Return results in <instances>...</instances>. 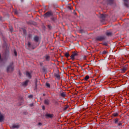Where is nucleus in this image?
Masks as SVG:
<instances>
[{
    "mask_svg": "<svg viewBox=\"0 0 129 129\" xmlns=\"http://www.w3.org/2000/svg\"><path fill=\"white\" fill-rule=\"evenodd\" d=\"M14 63L12 62L10 64L9 66L7 67V71L8 73H11V72H13L14 71Z\"/></svg>",
    "mask_w": 129,
    "mask_h": 129,
    "instance_id": "obj_1",
    "label": "nucleus"
},
{
    "mask_svg": "<svg viewBox=\"0 0 129 129\" xmlns=\"http://www.w3.org/2000/svg\"><path fill=\"white\" fill-rule=\"evenodd\" d=\"M96 41H98L99 42H102L106 39V36L104 35L98 36L96 37Z\"/></svg>",
    "mask_w": 129,
    "mask_h": 129,
    "instance_id": "obj_2",
    "label": "nucleus"
},
{
    "mask_svg": "<svg viewBox=\"0 0 129 129\" xmlns=\"http://www.w3.org/2000/svg\"><path fill=\"white\" fill-rule=\"evenodd\" d=\"M53 16V12L51 11H48L45 13L43 15L44 18H50V17H52Z\"/></svg>",
    "mask_w": 129,
    "mask_h": 129,
    "instance_id": "obj_3",
    "label": "nucleus"
},
{
    "mask_svg": "<svg viewBox=\"0 0 129 129\" xmlns=\"http://www.w3.org/2000/svg\"><path fill=\"white\" fill-rule=\"evenodd\" d=\"M75 57H78V52H73V54L71 56V59L74 60L75 59Z\"/></svg>",
    "mask_w": 129,
    "mask_h": 129,
    "instance_id": "obj_4",
    "label": "nucleus"
},
{
    "mask_svg": "<svg viewBox=\"0 0 129 129\" xmlns=\"http://www.w3.org/2000/svg\"><path fill=\"white\" fill-rule=\"evenodd\" d=\"M5 120V115L0 111V122H3Z\"/></svg>",
    "mask_w": 129,
    "mask_h": 129,
    "instance_id": "obj_5",
    "label": "nucleus"
},
{
    "mask_svg": "<svg viewBox=\"0 0 129 129\" xmlns=\"http://www.w3.org/2000/svg\"><path fill=\"white\" fill-rule=\"evenodd\" d=\"M11 129H15V128H20V125L18 123L13 124L11 126H10Z\"/></svg>",
    "mask_w": 129,
    "mask_h": 129,
    "instance_id": "obj_6",
    "label": "nucleus"
},
{
    "mask_svg": "<svg viewBox=\"0 0 129 129\" xmlns=\"http://www.w3.org/2000/svg\"><path fill=\"white\" fill-rule=\"evenodd\" d=\"M53 76L58 80H60L61 79V76H60L59 73H55L53 75Z\"/></svg>",
    "mask_w": 129,
    "mask_h": 129,
    "instance_id": "obj_7",
    "label": "nucleus"
},
{
    "mask_svg": "<svg viewBox=\"0 0 129 129\" xmlns=\"http://www.w3.org/2000/svg\"><path fill=\"white\" fill-rule=\"evenodd\" d=\"M124 5L126 8H129V3L128 0H123Z\"/></svg>",
    "mask_w": 129,
    "mask_h": 129,
    "instance_id": "obj_8",
    "label": "nucleus"
},
{
    "mask_svg": "<svg viewBox=\"0 0 129 129\" xmlns=\"http://www.w3.org/2000/svg\"><path fill=\"white\" fill-rule=\"evenodd\" d=\"M113 122L115 124H117L119 122V118H116L114 119Z\"/></svg>",
    "mask_w": 129,
    "mask_h": 129,
    "instance_id": "obj_9",
    "label": "nucleus"
},
{
    "mask_svg": "<svg viewBox=\"0 0 129 129\" xmlns=\"http://www.w3.org/2000/svg\"><path fill=\"white\" fill-rule=\"evenodd\" d=\"M44 103L46 105H49L50 104V100L49 99H45L44 101Z\"/></svg>",
    "mask_w": 129,
    "mask_h": 129,
    "instance_id": "obj_10",
    "label": "nucleus"
},
{
    "mask_svg": "<svg viewBox=\"0 0 129 129\" xmlns=\"http://www.w3.org/2000/svg\"><path fill=\"white\" fill-rule=\"evenodd\" d=\"M126 70H127V68L126 67H124L121 69V73H124V72H125Z\"/></svg>",
    "mask_w": 129,
    "mask_h": 129,
    "instance_id": "obj_11",
    "label": "nucleus"
},
{
    "mask_svg": "<svg viewBox=\"0 0 129 129\" xmlns=\"http://www.w3.org/2000/svg\"><path fill=\"white\" fill-rule=\"evenodd\" d=\"M34 41L35 42H39V36H35L33 38Z\"/></svg>",
    "mask_w": 129,
    "mask_h": 129,
    "instance_id": "obj_12",
    "label": "nucleus"
},
{
    "mask_svg": "<svg viewBox=\"0 0 129 129\" xmlns=\"http://www.w3.org/2000/svg\"><path fill=\"white\" fill-rule=\"evenodd\" d=\"M45 116L46 117H47V118H51L52 117H53V114H45Z\"/></svg>",
    "mask_w": 129,
    "mask_h": 129,
    "instance_id": "obj_13",
    "label": "nucleus"
},
{
    "mask_svg": "<svg viewBox=\"0 0 129 129\" xmlns=\"http://www.w3.org/2000/svg\"><path fill=\"white\" fill-rule=\"evenodd\" d=\"M26 76L29 79L32 78V76L31 75V74L29 72H26Z\"/></svg>",
    "mask_w": 129,
    "mask_h": 129,
    "instance_id": "obj_14",
    "label": "nucleus"
},
{
    "mask_svg": "<svg viewBox=\"0 0 129 129\" xmlns=\"http://www.w3.org/2000/svg\"><path fill=\"white\" fill-rule=\"evenodd\" d=\"M28 83H29V80H26L22 83V85L23 86H27V85H28Z\"/></svg>",
    "mask_w": 129,
    "mask_h": 129,
    "instance_id": "obj_15",
    "label": "nucleus"
},
{
    "mask_svg": "<svg viewBox=\"0 0 129 129\" xmlns=\"http://www.w3.org/2000/svg\"><path fill=\"white\" fill-rule=\"evenodd\" d=\"M100 17L101 18V19H102V20H104V19H105V18H106V15L101 14L100 16Z\"/></svg>",
    "mask_w": 129,
    "mask_h": 129,
    "instance_id": "obj_16",
    "label": "nucleus"
},
{
    "mask_svg": "<svg viewBox=\"0 0 129 129\" xmlns=\"http://www.w3.org/2000/svg\"><path fill=\"white\" fill-rule=\"evenodd\" d=\"M60 95L61 96V97H66V93L62 92L60 93Z\"/></svg>",
    "mask_w": 129,
    "mask_h": 129,
    "instance_id": "obj_17",
    "label": "nucleus"
},
{
    "mask_svg": "<svg viewBox=\"0 0 129 129\" xmlns=\"http://www.w3.org/2000/svg\"><path fill=\"white\" fill-rule=\"evenodd\" d=\"M108 5H112L113 4V0H107Z\"/></svg>",
    "mask_w": 129,
    "mask_h": 129,
    "instance_id": "obj_18",
    "label": "nucleus"
},
{
    "mask_svg": "<svg viewBox=\"0 0 129 129\" xmlns=\"http://www.w3.org/2000/svg\"><path fill=\"white\" fill-rule=\"evenodd\" d=\"M46 61H50V56L49 55H45V56Z\"/></svg>",
    "mask_w": 129,
    "mask_h": 129,
    "instance_id": "obj_19",
    "label": "nucleus"
},
{
    "mask_svg": "<svg viewBox=\"0 0 129 129\" xmlns=\"http://www.w3.org/2000/svg\"><path fill=\"white\" fill-rule=\"evenodd\" d=\"M106 36H108V37H109L110 36H112V33L110 32H107L106 33Z\"/></svg>",
    "mask_w": 129,
    "mask_h": 129,
    "instance_id": "obj_20",
    "label": "nucleus"
},
{
    "mask_svg": "<svg viewBox=\"0 0 129 129\" xmlns=\"http://www.w3.org/2000/svg\"><path fill=\"white\" fill-rule=\"evenodd\" d=\"M112 117H113V116L114 117H116V116H118V113H117V112L113 113L112 114Z\"/></svg>",
    "mask_w": 129,
    "mask_h": 129,
    "instance_id": "obj_21",
    "label": "nucleus"
},
{
    "mask_svg": "<svg viewBox=\"0 0 129 129\" xmlns=\"http://www.w3.org/2000/svg\"><path fill=\"white\" fill-rule=\"evenodd\" d=\"M88 79H89V76L88 75L86 76L84 78V80H85L86 81H87Z\"/></svg>",
    "mask_w": 129,
    "mask_h": 129,
    "instance_id": "obj_22",
    "label": "nucleus"
},
{
    "mask_svg": "<svg viewBox=\"0 0 129 129\" xmlns=\"http://www.w3.org/2000/svg\"><path fill=\"white\" fill-rule=\"evenodd\" d=\"M45 85L47 87V88H51V85H50V84H49L48 83H46Z\"/></svg>",
    "mask_w": 129,
    "mask_h": 129,
    "instance_id": "obj_23",
    "label": "nucleus"
},
{
    "mask_svg": "<svg viewBox=\"0 0 129 129\" xmlns=\"http://www.w3.org/2000/svg\"><path fill=\"white\" fill-rule=\"evenodd\" d=\"M27 45H28V48H32V44H31V42H28Z\"/></svg>",
    "mask_w": 129,
    "mask_h": 129,
    "instance_id": "obj_24",
    "label": "nucleus"
},
{
    "mask_svg": "<svg viewBox=\"0 0 129 129\" xmlns=\"http://www.w3.org/2000/svg\"><path fill=\"white\" fill-rule=\"evenodd\" d=\"M64 56H65V57H66L67 58H68V57H69V56H70V54H69V53L66 52V53L64 54Z\"/></svg>",
    "mask_w": 129,
    "mask_h": 129,
    "instance_id": "obj_25",
    "label": "nucleus"
},
{
    "mask_svg": "<svg viewBox=\"0 0 129 129\" xmlns=\"http://www.w3.org/2000/svg\"><path fill=\"white\" fill-rule=\"evenodd\" d=\"M118 126H120V125H122V123H121V121H119L117 123Z\"/></svg>",
    "mask_w": 129,
    "mask_h": 129,
    "instance_id": "obj_26",
    "label": "nucleus"
},
{
    "mask_svg": "<svg viewBox=\"0 0 129 129\" xmlns=\"http://www.w3.org/2000/svg\"><path fill=\"white\" fill-rule=\"evenodd\" d=\"M106 53H107V51L104 50L103 51H102V53L103 54V55H105V54H106Z\"/></svg>",
    "mask_w": 129,
    "mask_h": 129,
    "instance_id": "obj_27",
    "label": "nucleus"
},
{
    "mask_svg": "<svg viewBox=\"0 0 129 129\" xmlns=\"http://www.w3.org/2000/svg\"><path fill=\"white\" fill-rule=\"evenodd\" d=\"M14 55L15 56H18V53H17V51H16V50H14Z\"/></svg>",
    "mask_w": 129,
    "mask_h": 129,
    "instance_id": "obj_28",
    "label": "nucleus"
},
{
    "mask_svg": "<svg viewBox=\"0 0 129 129\" xmlns=\"http://www.w3.org/2000/svg\"><path fill=\"white\" fill-rule=\"evenodd\" d=\"M32 37H33L32 34H29L28 35V38H29V39H32Z\"/></svg>",
    "mask_w": 129,
    "mask_h": 129,
    "instance_id": "obj_29",
    "label": "nucleus"
},
{
    "mask_svg": "<svg viewBox=\"0 0 129 129\" xmlns=\"http://www.w3.org/2000/svg\"><path fill=\"white\" fill-rule=\"evenodd\" d=\"M42 71L43 72H45L46 71V69H45V67H43L42 68Z\"/></svg>",
    "mask_w": 129,
    "mask_h": 129,
    "instance_id": "obj_30",
    "label": "nucleus"
},
{
    "mask_svg": "<svg viewBox=\"0 0 129 129\" xmlns=\"http://www.w3.org/2000/svg\"><path fill=\"white\" fill-rule=\"evenodd\" d=\"M37 80H36V82H35V89H37Z\"/></svg>",
    "mask_w": 129,
    "mask_h": 129,
    "instance_id": "obj_31",
    "label": "nucleus"
},
{
    "mask_svg": "<svg viewBox=\"0 0 129 129\" xmlns=\"http://www.w3.org/2000/svg\"><path fill=\"white\" fill-rule=\"evenodd\" d=\"M68 107H69L68 106H67L64 107L63 108L64 110H66V109H67V108H68Z\"/></svg>",
    "mask_w": 129,
    "mask_h": 129,
    "instance_id": "obj_32",
    "label": "nucleus"
},
{
    "mask_svg": "<svg viewBox=\"0 0 129 129\" xmlns=\"http://www.w3.org/2000/svg\"><path fill=\"white\" fill-rule=\"evenodd\" d=\"M29 98H33V95H30L28 96Z\"/></svg>",
    "mask_w": 129,
    "mask_h": 129,
    "instance_id": "obj_33",
    "label": "nucleus"
},
{
    "mask_svg": "<svg viewBox=\"0 0 129 129\" xmlns=\"http://www.w3.org/2000/svg\"><path fill=\"white\" fill-rule=\"evenodd\" d=\"M103 45L104 46H107V43L106 42H104V43H103Z\"/></svg>",
    "mask_w": 129,
    "mask_h": 129,
    "instance_id": "obj_34",
    "label": "nucleus"
},
{
    "mask_svg": "<svg viewBox=\"0 0 129 129\" xmlns=\"http://www.w3.org/2000/svg\"><path fill=\"white\" fill-rule=\"evenodd\" d=\"M14 13H15V14L16 15H18V11L15 10V11H14Z\"/></svg>",
    "mask_w": 129,
    "mask_h": 129,
    "instance_id": "obj_35",
    "label": "nucleus"
},
{
    "mask_svg": "<svg viewBox=\"0 0 129 129\" xmlns=\"http://www.w3.org/2000/svg\"><path fill=\"white\" fill-rule=\"evenodd\" d=\"M48 29H52V26H51L50 25H48Z\"/></svg>",
    "mask_w": 129,
    "mask_h": 129,
    "instance_id": "obj_36",
    "label": "nucleus"
},
{
    "mask_svg": "<svg viewBox=\"0 0 129 129\" xmlns=\"http://www.w3.org/2000/svg\"><path fill=\"white\" fill-rule=\"evenodd\" d=\"M30 106L31 107L34 106V104H33V103L30 104Z\"/></svg>",
    "mask_w": 129,
    "mask_h": 129,
    "instance_id": "obj_37",
    "label": "nucleus"
},
{
    "mask_svg": "<svg viewBox=\"0 0 129 129\" xmlns=\"http://www.w3.org/2000/svg\"><path fill=\"white\" fill-rule=\"evenodd\" d=\"M80 33H83V30L81 29V30H80Z\"/></svg>",
    "mask_w": 129,
    "mask_h": 129,
    "instance_id": "obj_38",
    "label": "nucleus"
},
{
    "mask_svg": "<svg viewBox=\"0 0 129 129\" xmlns=\"http://www.w3.org/2000/svg\"><path fill=\"white\" fill-rule=\"evenodd\" d=\"M42 109L45 110V106H42Z\"/></svg>",
    "mask_w": 129,
    "mask_h": 129,
    "instance_id": "obj_39",
    "label": "nucleus"
},
{
    "mask_svg": "<svg viewBox=\"0 0 129 129\" xmlns=\"http://www.w3.org/2000/svg\"><path fill=\"white\" fill-rule=\"evenodd\" d=\"M38 125H42V123L41 122H39Z\"/></svg>",
    "mask_w": 129,
    "mask_h": 129,
    "instance_id": "obj_40",
    "label": "nucleus"
},
{
    "mask_svg": "<svg viewBox=\"0 0 129 129\" xmlns=\"http://www.w3.org/2000/svg\"><path fill=\"white\" fill-rule=\"evenodd\" d=\"M10 31H11V32H13V28H11L10 29Z\"/></svg>",
    "mask_w": 129,
    "mask_h": 129,
    "instance_id": "obj_41",
    "label": "nucleus"
},
{
    "mask_svg": "<svg viewBox=\"0 0 129 129\" xmlns=\"http://www.w3.org/2000/svg\"><path fill=\"white\" fill-rule=\"evenodd\" d=\"M0 60H2V55L0 53Z\"/></svg>",
    "mask_w": 129,
    "mask_h": 129,
    "instance_id": "obj_42",
    "label": "nucleus"
},
{
    "mask_svg": "<svg viewBox=\"0 0 129 129\" xmlns=\"http://www.w3.org/2000/svg\"><path fill=\"white\" fill-rule=\"evenodd\" d=\"M21 2H22V3H23V2H24V0H21Z\"/></svg>",
    "mask_w": 129,
    "mask_h": 129,
    "instance_id": "obj_43",
    "label": "nucleus"
},
{
    "mask_svg": "<svg viewBox=\"0 0 129 129\" xmlns=\"http://www.w3.org/2000/svg\"><path fill=\"white\" fill-rule=\"evenodd\" d=\"M42 63H40V66H42Z\"/></svg>",
    "mask_w": 129,
    "mask_h": 129,
    "instance_id": "obj_44",
    "label": "nucleus"
},
{
    "mask_svg": "<svg viewBox=\"0 0 129 129\" xmlns=\"http://www.w3.org/2000/svg\"><path fill=\"white\" fill-rule=\"evenodd\" d=\"M43 96H45L46 95V94H43Z\"/></svg>",
    "mask_w": 129,
    "mask_h": 129,
    "instance_id": "obj_45",
    "label": "nucleus"
}]
</instances>
